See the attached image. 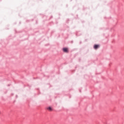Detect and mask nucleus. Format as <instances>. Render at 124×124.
Listing matches in <instances>:
<instances>
[{
  "label": "nucleus",
  "mask_w": 124,
  "mask_h": 124,
  "mask_svg": "<svg viewBox=\"0 0 124 124\" xmlns=\"http://www.w3.org/2000/svg\"><path fill=\"white\" fill-rule=\"evenodd\" d=\"M46 109L49 110V111H52V108L51 107H48Z\"/></svg>",
  "instance_id": "obj_3"
},
{
  "label": "nucleus",
  "mask_w": 124,
  "mask_h": 124,
  "mask_svg": "<svg viewBox=\"0 0 124 124\" xmlns=\"http://www.w3.org/2000/svg\"><path fill=\"white\" fill-rule=\"evenodd\" d=\"M100 46H99V45H94V46H93V48L95 49H97Z\"/></svg>",
  "instance_id": "obj_2"
},
{
  "label": "nucleus",
  "mask_w": 124,
  "mask_h": 124,
  "mask_svg": "<svg viewBox=\"0 0 124 124\" xmlns=\"http://www.w3.org/2000/svg\"><path fill=\"white\" fill-rule=\"evenodd\" d=\"M63 51L65 53H67L68 52V48H67L66 47H64L63 48Z\"/></svg>",
  "instance_id": "obj_1"
}]
</instances>
